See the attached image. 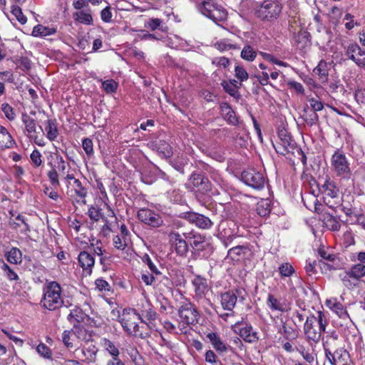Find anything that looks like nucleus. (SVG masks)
Segmentation results:
<instances>
[{
    "label": "nucleus",
    "mask_w": 365,
    "mask_h": 365,
    "mask_svg": "<svg viewBox=\"0 0 365 365\" xmlns=\"http://www.w3.org/2000/svg\"><path fill=\"white\" fill-rule=\"evenodd\" d=\"M328 325L327 315L322 311L317 312V314H310L304 324V334L308 341L317 343L320 341Z\"/></svg>",
    "instance_id": "obj_1"
},
{
    "label": "nucleus",
    "mask_w": 365,
    "mask_h": 365,
    "mask_svg": "<svg viewBox=\"0 0 365 365\" xmlns=\"http://www.w3.org/2000/svg\"><path fill=\"white\" fill-rule=\"evenodd\" d=\"M41 304L49 311L57 310L63 305L62 287L57 282H46L43 287Z\"/></svg>",
    "instance_id": "obj_2"
},
{
    "label": "nucleus",
    "mask_w": 365,
    "mask_h": 365,
    "mask_svg": "<svg viewBox=\"0 0 365 365\" xmlns=\"http://www.w3.org/2000/svg\"><path fill=\"white\" fill-rule=\"evenodd\" d=\"M139 321L145 323L142 316L138 314L134 309L127 308L123 310L120 324L124 331L128 335L144 337L143 334L140 331Z\"/></svg>",
    "instance_id": "obj_3"
},
{
    "label": "nucleus",
    "mask_w": 365,
    "mask_h": 365,
    "mask_svg": "<svg viewBox=\"0 0 365 365\" xmlns=\"http://www.w3.org/2000/svg\"><path fill=\"white\" fill-rule=\"evenodd\" d=\"M178 327L181 331L187 329L190 325H195L199 320V312L191 302L182 304L178 309Z\"/></svg>",
    "instance_id": "obj_4"
},
{
    "label": "nucleus",
    "mask_w": 365,
    "mask_h": 365,
    "mask_svg": "<svg viewBox=\"0 0 365 365\" xmlns=\"http://www.w3.org/2000/svg\"><path fill=\"white\" fill-rule=\"evenodd\" d=\"M365 276V264L360 263L353 264L350 268L340 274L343 284L351 289L356 286L358 281Z\"/></svg>",
    "instance_id": "obj_5"
},
{
    "label": "nucleus",
    "mask_w": 365,
    "mask_h": 365,
    "mask_svg": "<svg viewBox=\"0 0 365 365\" xmlns=\"http://www.w3.org/2000/svg\"><path fill=\"white\" fill-rule=\"evenodd\" d=\"M331 165L334 173L341 178H349L351 175L349 162L343 151L337 149L331 158Z\"/></svg>",
    "instance_id": "obj_6"
},
{
    "label": "nucleus",
    "mask_w": 365,
    "mask_h": 365,
    "mask_svg": "<svg viewBox=\"0 0 365 365\" xmlns=\"http://www.w3.org/2000/svg\"><path fill=\"white\" fill-rule=\"evenodd\" d=\"M277 134L279 141L276 144L273 143L276 152L282 155L293 153L296 148V143L292 140L289 133L285 128H282L278 129Z\"/></svg>",
    "instance_id": "obj_7"
},
{
    "label": "nucleus",
    "mask_w": 365,
    "mask_h": 365,
    "mask_svg": "<svg viewBox=\"0 0 365 365\" xmlns=\"http://www.w3.org/2000/svg\"><path fill=\"white\" fill-rule=\"evenodd\" d=\"M233 331L240 336L247 343H255L258 341V332L250 324L242 321L237 322L232 326Z\"/></svg>",
    "instance_id": "obj_8"
},
{
    "label": "nucleus",
    "mask_w": 365,
    "mask_h": 365,
    "mask_svg": "<svg viewBox=\"0 0 365 365\" xmlns=\"http://www.w3.org/2000/svg\"><path fill=\"white\" fill-rule=\"evenodd\" d=\"M241 180L245 184L255 190L262 189L265 184L264 174L255 169L244 170L241 174Z\"/></svg>",
    "instance_id": "obj_9"
},
{
    "label": "nucleus",
    "mask_w": 365,
    "mask_h": 365,
    "mask_svg": "<svg viewBox=\"0 0 365 365\" xmlns=\"http://www.w3.org/2000/svg\"><path fill=\"white\" fill-rule=\"evenodd\" d=\"M282 11L279 4L275 1H265L257 9V16L262 20L270 21L276 19Z\"/></svg>",
    "instance_id": "obj_10"
},
{
    "label": "nucleus",
    "mask_w": 365,
    "mask_h": 365,
    "mask_svg": "<svg viewBox=\"0 0 365 365\" xmlns=\"http://www.w3.org/2000/svg\"><path fill=\"white\" fill-rule=\"evenodd\" d=\"M327 359L331 365H350L351 359L349 352L343 349H337L331 352L329 349L324 347Z\"/></svg>",
    "instance_id": "obj_11"
},
{
    "label": "nucleus",
    "mask_w": 365,
    "mask_h": 365,
    "mask_svg": "<svg viewBox=\"0 0 365 365\" xmlns=\"http://www.w3.org/2000/svg\"><path fill=\"white\" fill-rule=\"evenodd\" d=\"M233 222H222L219 225L217 237L227 247L237 236Z\"/></svg>",
    "instance_id": "obj_12"
},
{
    "label": "nucleus",
    "mask_w": 365,
    "mask_h": 365,
    "mask_svg": "<svg viewBox=\"0 0 365 365\" xmlns=\"http://www.w3.org/2000/svg\"><path fill=\"white\" fill-rule=\"evenodd\" d=\"M170 237L171 247L175 253L180 257L185 256L188 252L189 247L185 234L172 232Z\"/></svg>",
    "instance_id": "obj_13"
},
{
    "label": "nucleus",
    "mask_w": 365,
    "mask_h": 365,
    "mask_svg": "<svg viewBox=\"0 0 365 365\" xmlns=\"http://www.w3.org/2000/svg\"><path fill=\"white\" fill-rule=\"evenodd\" d=\"M137 216L142 222L153 227H158L163 222L160 215L148 208L140 209Z\"/></svg>",
    "instance_id": "obj_14"
},
{
    "label": "nucleus",
    "mask_w": 365,
    "mask_h": 365,
    "mask_svg": "<svg viewBox=\"0 0 365 365\" xmlns=\"http://www.w3.org/2000/svg\"><path fill=\"white\" fill-rule=\"evenodd\" d=\"M78 350L81 353V357L79 358L81 361L87 364H94L96 361L98 349L93 341L85 343L76 349Z\"/></svg>",
    "instance_id": "obj_15"
},
{
    "label": "nucleus",
    "mask_w": 365,
    "mask_h": 365,
    "mask_svg": "<svg viewBox=\"0 0 365 365\" xmlns=\"http://www.w3.org/2000/svg\"><path fill=\"white\" fill-rule=\"evenodd\" d=\"M346 55L358 66L365 68V52L357 43L349 44L346 50Z\"/></svg>",
    "instance_id": "obj_16"
},
{
    "label": "nucleus",
    "mask_w": 365,
    "mask_h": 365,
    "mask_svg": "<svg viewBox=\"0 0 365 365\" xmlns=\"http://www.w3.org/2000/svg\"><path fill=\"white\" fill-rule=\"evenodd\" d=\"M189 182L197 192L202 194H206L211 191V183L208 178L199 173L193 172L190 177Z\"/></svg>",
    "instance_id": "obj_17"
},
{
    "label": "nucleus",
    "mask_w": 365,
    "mask_h": 365,
    "mask_svg": "<svg viewBox=\"0 0 365 365\" xmlns=\"http://www.w3.org/2000/svg\"><path fill=\"white\" fill-rule=\"evenodd\" d=\"M21 120L25 126L26 131L27 132V136L34 140V143L39 146H43L44 143L42 140H38L36 133V123L35 119L31 118L29 115L24 113L21 115Z\"/></svg>",
    "instance_id": "obj_18"
},
{
    "label": "nucleus",
    "mask_w": 365,
    "mask_h": 365,
    "mask_svg": "<svg viewBox=\"0 0 365 365\" xmlns=\"http://www.w3.org/2000/svg\"><path fill=\"white\" fill-rule=\"evenodd\" d=\"M267 305L272 311L287 312L291 309V304L284 297H275L269 294L267 299Z\"/></svg>",
    "instance_id": "obj_19"
},
{
    "label": "nucleus",
    "mask_w": 365,
    "mask_h": 365,
    "mask_svg": "<svg viewBox=\"0 0 365 365\" xmlns=\"http://www.w3.org/2000/svg\"><path fill=\"white\" fill-rule=\"evenodd\" d=\"M185 217L190 222L201 229H210L213 224L209 217L197 212H187L185 214Z\"/></svg>",
    "instance_id": "obj_20"
},
{
    "label": "nucleus",
    "mask_w": 365,
    "mask_h": 365,
    "mask_svg": "<svg viewBox=\"0 0 365 365\" xmlns=\"http://www.w3.org/2000/svg\"><path fill=\"white\" fill-rule=\"evenodd\" d=\"M240 291L238 289L230 290L220 295V304L223 309L232 312L235 308L237 295Z\"/></svg>",
    "instance_id": "obj_21"
},
{
    "label": "nucleus",
    "mask_w": 365,
    "mask_h": 365,
    "mask_svg": "<svg viewBox=\"0 0 365 365\" xmlns=\"http://www.w3.org/2000/svg\"><path fill=\"white\" fill-rule=\"evenodd\" d=\"M192 284L195 289L196 299H203L209 291L207 279L200 275H196L192 280Z\"/></svg>",
    "instance_id": "obj_22"
},
{
    "label": "nucleus",
    "mask_w": 365,
    "mask_h": 365,
    "mask_svg": "<svg viewBox=\"0 0 365 365\" xmlns=\"http://www.w3.org/2000/svg\"><path fill=\"white\" fill-rule=\"evenodd\" d=\"M79 265L86 274L91 275L95 264L93 256L86 251H81L78 257Z\"/></svg>",
    "instance_id": "obj_23"
},
{
    "label": "nucleus",
    "mask_w": 365,
    "mask_h": 365,
    "mask_svg": "<svg viewBox=\"0 0 365 365\" xmlns=\"http://www.w3.org/2000/svg\"><path fill=\"white\" fill-rule=\"evenodd\" d=\"M326 306L343 319H349V314L344 306L336 298H331L326 300Z\"/></svg>",
    "instance_id": "obj_24"
},
{
    "label": "nucleus",
    "mask_w": 365,
    "mask_h": 365,
    "mask_svg": "<svg viewBox=\"0 0 365 365\" xmlns=\"http://www.w3.org/2000/svg\"><path fill=\"white\" fill-rule=\"evenodd\" d=\"M207 337L212 344L213 348L219 353H225L227 351L233 352V349L230 346H227L225 343L220 339L217 334L211 332L207 334Z\"/></svg>",
    "instance_id": "obj_25"
},
{
    "label": "nucleus",
    "mask_w": 365,
    "mask_h": 365,
    "mask_svg": "<svg viewBox=\"0 0 365 365\" xmlns=\"http://www.w3.org/2000/svg\"><path fill=\"white\" fill-rule=\"evenodd\" d=\"M222 110L223 112L224 118L227 121V123L230 125H239L242 130H245V124L242 122H240L237 116L236 115L235 111L231 108V107L225 104L222 107Z\"/></svg>",
    "instance_id": "obj_26"
},
{
    "label": "nucleus",
    "mask_w": 365,
    "mask_h": 365,
    "mask_svg": "<svg viewBox=\"0 0 365 365\" xmlns=\"http://www.w3.org/2000/svg\"><path fill=\"white\" fill-rule=\"evenodd\" d=\"M88 215L89 218L94 222H98L101 219L103 220V221L105 222L103 228L109 229L107 217H104L101 208H100L98 206L91 205L89 207L88 210Z\"/></svg>",
    "instance_id": "obj_27"
},
{
    "label": "nucleus",
    "mask_w": 365,
    "mask_h": 365,
    "mask_svg": "<svg viewBox=\"0 0 365 365\" xmlns=\"http://www.w3.org/2000/svg\"><path fill=\"white\" fill-rule=\"evenodd\" d=\"M75 187L73 192L75 193V200L76 202L82 205H86L88 192L87 189L83 186L81 182L79 180H75L74 181Z\"/></svg>",
    "instance_id": "obj_28"
},
{
    "label": "nucleus",
    "mask_w": 365,
    "mask_h": 365,
    "mask_svg": "<svg viewBox=\"0 0 365 365\" xmlns=\"http://www.w3.org/2000/svg\"><path fill=\"white\" fill-rule=\"evenodd\" d=\"M158 174L163 178L166 177V175L163 172L153 166L149 173L147 170H144L141 173V180L145 184H152L156 180Z\"/></svg>",
    "instance_id": "obj_29"
},
{
    "label": "nucleus",
    "mask_w": 365,
    "mask_h": 365,
    "mask_svg": "<svg viewBox=\"0 0 365 365\" xmlns=\"http://www.w3.org/2000/svg\"><path fill=\"white\" fill-rule=\"evenodd\" d=\"M14 144L15 142L7 129L0 125V148H9Z\"/></svg>",
    "instance_id": "obj_30"
},
{
    "label": "nucleus",
    "mask_w": 365,
    "mask_h": 365,
    "mask_svg": "<svg viewBox=\"0 0 365 365\" xmlns=\"http://www.w3.org/2000/svg\"><path fill=\"white\" fill-rule=\"evenodd\" d=\"M45 132L46 138L51 140H55L58 135V130L57 128L56 120L55 119H48L45 126Z\"/></svg>",
    "instance_id": "obj_31"
},
{
    "label": "nucleus",
    "mask_w": 365,
    "mask_h": 365,
    "mask_svg": "<svg viewBox=\"0 0 365 365\" xmlns=\"http://www.w3.org/2000/svg\"><path fill=\"white\" fill-rule=\"evenodd\" d=\"M323 223L327 229L331 231H338L341 227L338 219L329 213L323 215Z\"/></svg>",
    "instance_id": "obj_32"
},
{
    "label": "nucleus",
    "mask_w": 365,
    "mask_h": 365,
    "mask_svg": "<svg viewBox=\"0 0 365 365\" xmlns=\"http://www.w3.org/2000/svg\"><path fill=\"white\" fill-rule=\"evenodd\" d=\"M227 11L220 5H217L215 9L212 10L211 13L208 14L207 18L212 19L214 22H221L227 19Z\"/></svg>",
    "instance_id": "obj_33"
},
{
    "label": "nucleus",
    "mask_w": 365,
    "mask_h": 365,
    "mask_svg": "<svg viewBox=\"0 0 365 365\" xmlns=\"http://www.w3.org/2000/svg\"><path fill=\"white\" fill-rule=\"evenodd\" d=\"M247 252V248L245 246H236L229 250L228 257L233 261H239L243 259Z\"/></svg>",
    "instance_id": "obj_34"
},
{
    "label": "nucleus",
    "mask_w": 365,
    "mask_h": 365,
    "mask_svg": "<svg viewBox=\"0 0 365 365\" xmlns=\"http://www.w3.org/2000/svg\"><path fill=\"white\" fill-rule=\"evenodd\" d=\"M56 32V29L54 28L44 26L38 24L34 27L32 31V35L35 37H43L50 35H53Z\"/></svg>",
    "instance_id": "obj_35"
},
{
    "label": "nucleus",
    "mask_w": 365,
    "mask_h": 365,
    "mask_svg": "<svg viewBox=\"0 0 365 365\" xmlns=\"http://www.w3.org/2000/svg\"><path fill=\"white\" fill-rule=\"evenodd\" d=\"M271 211L270 202L268 199H261L256 205V212L260 217H267Z\"/></svg>",
    "instance_id": "obj_36"
},
{
    "label": "nucleus",
    "mask_w": 365,
    "mask_h": 365,
    "mask_svg": "<svg viewBox=\"0 0 365 365\" xmlns=\"http://www.w3.org/2000/svg\"><path fill=\"white\" fill-rule=\"evenodd\" d=\"M154 146L157 152L165 158H168L172 155L170 145L165 140H159L155 143Z\"/></svg>",
    "instance_id": "obj_37"
},
{
    "label": "nucleus",
    "mask_w": 365,
    "mask_h": 365,
    "mask_svg": "<svg viewBox=\"0 0 365 365\" xmlns=\"http://www.w3.org/2000/svg\"><path fill=\"white\" fill-rule=\"evenodd\" d=\"M130 239L128 237H124L120 235H114L113 237V245L118 250L123 251L126 249Z\"/></svg>",
    "instance_id": "obj_38"
},
{
    "label": "nucleus",
    "mask_w": 365,
    "mask_h": 365,
    "mask_svg": "<svg viewBox=\"0 0 365 365\" xmlns=\"http://www.w3.org/2000/svg\"><path fill=\"white\" fill-rule=\"evenodd\" d=\"M6 260L14 264H17L21 262V252L16 247H12L5 254Z\"/></svg>",
    "instance_id": "obj_39"
},
{
    "label": "nucleus",
    "mask_w": 365,
    "mask_h": 365,
    "mask_svg": "<svg viewBox=\"0 0 365 365\" xmlns=\"http://www.w3.org/2000/svg\"><path fill=\"white\" fill-rule=\"evenodd\" d=\"M281 334L288 340L295 339L298 336V331L287 323H283Z\"/></svg>",
    "instance_id": "obj_40"
},
{
    "label": "nucleus",
    "mask_w": 365,
    "mask_h": 365,
    "mask_svg": "<svg viewBox=\"0 0 365 365\" xmlns=\"http://www.w3.org/2000/svg\"><path fill=\"white\" fill-rule=\"evenodd\" d=\"M221 85L225 91L229 93L231 96L235 98H240V94L237 90L238 86L236 84L232 83V81H223L221 83Z\"/></svg>",
    "instance_id": "obj_41"
},
{
    "label": "nucleus",
    "mask_w": 365,
    "mask_h": 365,
    "mask_svg": "<svg viewBox=\"0 0 365 365\" xmlns=\"http://www.w3.org/2000/svg\"><path fill=\"white\" fill-rule=\"evenodd\" d=\"M257 55V53L253 47L250 45H246L242 48L240 56L245 61L252 62L256 58Z\"/></svg>",
    "instance_id": "obj_42"
},
{
    "label": "nucleus",
    "mask_w": 365,
    "mask_h": 365,
    "mask_svg": "<svg viewBox=\"0 0 365 365\" xmlns=\"http://www.w3.org/2000/svg\"><path fill=\"white\" fill-rule=\"evenodd\" d=\"M304 119L307 124L309 126L316 125L319 121V115L317 112L309 110L308 106L304 108Z\"/></svg>",
    "instance_id": "obj_43"
},
{
    "label": "nucleus",
    "mask_w": 365,
    "mask_h": 365,
    "mask_svg": "<svg viewBox=\"0 0 365 365\" xmlns=\"http://www.w3.org/2000/svg\"><path fill=\"white\" fill-rule=\"evenodd\" d=\"M101 344L104 349L107 351L112 357L119 356L120 351L118 349L110 340L103 338L101 340Z\"/></svg>",
    "instance_id": "obj_44"
},
{
    "label": "nucleus",
    "mask_w": 365,
    "mask_h": 365,
    "mask_svg": "<svg viewBox=\"0 0 365 365\" xmlns=\"http://www.w3.org/2000/svg\"><path fill=\"white\" fill-rule=\"evenodd\" d=\"M73 18L76 21L85 25H91L93 24V17L91 14L83 11L75 13L73 14Z\"/></svg>",
    "instance_id": "obj_45"
},
{
    "label": "nucleus",
    "mask_w": 365,
    "mask_h": 365,
    "mask_svg": "<svg viewBox=\"0 0 365 365\" xmlns=\"http://www.w3.org/2000/svg\"><path fill=\"white\" fill-rule=\"evenodd\" d=\"M218 4L214 0H207L202 1V3L199 6V10L206 17L208 16V14L212 12L213 9Z\"/></svg>",
    "instance_id": "obj_46"
},
{
    "label": "nucleus",
    "mask_w": 365,
    "mask_h": 365,
    "mask_svg": "<svg viewBox=\"0 0 365 365\" xmlns=\"http://www.w3.org/2000/svg\"><path fill=\"white\" fill-rule=\"evenodd\" d=\"M47 177L51 183V185L53 187L57 188L60 186L58 173L56 168H54L52 165H51V169L47 172Z\"/></svg>",
    "instance_id": "obj_47"
},
{
    "label": "nucleus",
    "mask_w": 365,
    "mask_h": 365,
    "mask_svg": "<svg viewBox=\"0 0 365 365\" xmlns=\"http://www.w3.org/2000/svg\"><path fill=\"white\" fill-rule=\"evenodd\" d=\"M73 333L78 339H79L82 341H85V343L93 341L92 340H91V335L90 334H88L86 331V330L83 327H74Z\"/></svg>",
    "instance_id": "obj_48"
},
{
    "label": "nucleus",
    "mask_w": 365,
    "mask_h": 365,
    "mask_svg": "<svg viewBox=\"0 0 365 365\" xmlns=\"http://www.w3.org/2000/svg\"><path fill=\"white\" fill-rule=\"evenodd\" d=\"M118 83L113 79H108L102 82V88L106 93H113L116 91Z\"/></svg>",
    "instance_id": "obj_49"
},
{
    "label": "nucleus",
    "mask_w": 365,
    "mask_h": 365,
    "mask_svg": "<svg viewBox=\"0 0 365 365\" xmlns=\"http://www.w3.org/2000/svg\"><path fill=\"white\" fill-rule=\"evenodd\" d=\"M215 46L220 51H225L237 48L236 45L230 43L229 41L226 39L217 41Z\"/></svg>",
    "instance_id": "obj_50"
},
{
    "label": "nucleus",
    "mask_w": 365,
    "mask_h": 365,
    "mask_svg": "<svg viewBox=\"0 0 365 365\" xmlns=\"http://www.w3.org/2000/svg\"><path fill=\"white\" fill-rule=\"evenodd\" d=\"M1 269L4 271V276L9 280H17L19 279L18 274L12 269L7 264H6L4 261L1 262Z\"/></svg>",
    "instance_id": "obj_51"
},
{
    "label": "nucleus",
    "mask_w": 365,
    "mask_h": 365,
    "mask_svg": "<svg viewBox=\"0 0 365 365\" xmlns=\"http://www.w3.org/2000/svg\"><path fill=\"white\" fill-rule=\"evenodd\" d=\"M84 319V313L81 309H75L71 311L70 314L68 315V320L73 322H80L83 321Z\"/></svg>",
    "instance_id": "obj_52"
},
{
    "label": "nucleus",
    "mask_w": 365,
    "mask_h": 365,
    "mask_svg": "<svg viewBox=\"0 0 365 365\" xmlns=\"http://www.w3.org/2000/svg\"><path fill=\"white\" fill-rule=\"evenodd\" d=\"M212 64L219 68H227L230 65V60L225 56L215 57L212 59Z\"/></svg>",
    "instance_id": "obj_53"
},
{
    "label": "nucleus",
    "mask_w": 365,
    "mask_h": 365,
    "mask_svg": "<svg viewBox=\"0 0 365 365\" xmlns=\"http://www.w3.org/2000/svg\"><path fill=\"white\" fill-rule=\"evenodd\" d=\"M279 272L282 277H290L294 273V269L291 264L284 262L279 267Z\"/></svg>",
    "instance_id": "obj_54"
},
{
    "label": "nucleus",
    "mask_w": 365,
    "mask_h": 365,
    "mask_svg": "<svg viewBox=\"0 0 365 365\" xmlns=\"http://www.w3.org/2000/svg\"><path fill=\"white\" fill-rule=\"evenodd\" d=\"M11 12L21 24L26 23L27 18L24 15L21 9L19 6H12Z\"/></svg>",
    "instance_id": "obj_55"
},
{
    "label": "nucleus",
    "mask_w": 365,
    "mask_h": 365,
    "mask_svg": "<svg viewBox=\"0 0 365 365\" xmlns=\"http://www.w3.org/2000/svg\"><path fill=\"white\" fill-rule=\"evenodd\" d=\"M37 353L45 359H51V350L43 343H40L36 348Z\"/></svg>",
    "instance_id": "obj_56"
},
{
    "label": "nucleus",
    "mask_w": 365,
    "mask_h": 365,
    "mask_svg": "<svg viewBox=\"0 0 365 365\" xmlns=\"http://www.w3.org/2000/svg\"><path fill=\"white\" fill-rule=\"evenodd\" d=\"M126 351L127 354L129 355L131 361L135 365H140L142 363V358L140 356L139 352L135 347H130L129 350L126 349Z\"/></svg>",
    "instance_id": "obj_57"
},
{
    "label": "nucleus",
    "mask_w": 365,
    "mask_h": 365,
    "mask_svg": "<svg viewBox=\"0 0 365 365\" xmlns=\"http://www.w3.org/2000/svg\"><path fill=\"white\" fill-rule=\"evenodd\" d=\"M314 73L322 78H326L328 75L327 63L324 61H320L314 70Z\"/></svg>",
    "instance_id": "obj_58"
},
{
    "label": "nucleus",
    "mask_w": 365,
    "mask_h": 365,
    "mask_svg": "<svg viewBox=\"0 0 365 365\" xmlns=\"http://www.w3.org/2000/svg\"><path fill=\"white\" fill-rule=\"evenodd\" d=\"M1 110L9 120H14L16 118L14 108L8 103H4L1 105Z\"/></svg>",
    "instance_id": "obj_59"
},
{
    "label": "nucleus",
    "mask_w": 365,
    "mask_h": 365,
    "mask_svg": "<svg viewBox=\"0 0 365 365\" xmlns=\"http://www.w3.org/2000/svg\"><path fill=\"white\" fill-rule=\"evenodd\" d=\"M235 77L241 82L248 79L249 75L247 71L242 66L237 65L235 68Z\"/></svg>",
    "instance_id": "obj_60"
},
{
    "label": "nucleus",
    "mask_w": 365,
    "mask_h": 365,
    "mask_svg": "<svg viewBox=\"0 0 365 365\" xmlns=\"http://www.w3.org/2000/svg\"><path fill=\"white\" fill-rule=\"evenodd\" d=\"M31 160L33 165L38 168L42 164V155L40 151L37 149H34L30 155Z\"/></svg>",
    "instance_id": "obj_61"
},
{
    "label": "nucleus",
    "mask_w": 365,
    "mask_h": 365,
    "mask_svg": "<svg viewBox=\"0 0 365 365\" xmlns=\"http://www.w3.org/2000/svg\"><path fill=\"white\" fill-rule=\"evenodd\" d=\"M96 289L100 292H109L110 290V284L103 278H98L95 281Z\"/></svg>",
    "instance_id": "obj_62"
},
{
    "label": "nucleus",
    "mask_w": 365,
    "mask_h": 365,
    "mask_svg": "<svg viewBox=\"0 0 365 365\" xmlns=\"http://www.w3.org/2000/svg\"><path fill=\"white\" fill-rule=\"evenodd\" d=\"M56 155L58 163L57 168L58 169L59 172H61L63 174H65L66 171H67L68 169H70V165L69 163L65 161V160L61 155L56 154Z\"/></svg>",
    "instance_id": "obj_63"
},
{
    "label": "nucleus",
    "mask_w": 365,
    "mask_h": 365,
    "mask_svg": "<svg viewBox=\"0 0 365 365\" xmlns=\"http://www.w3.org/2000/svg\"><path fill=\"white\" fill-rule=\"evenodd\" d=\"M324 194L331 198H334L337 195V190L335 186L331 183H325L323 186Z\"/></svg>",
    "instance_id": "obj_64"
}]
</instances>
